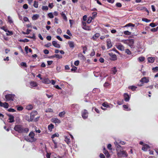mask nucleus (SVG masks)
Returning a JSON list of instances; mask_svg holds the SVG:
<instances>
[{
  "mask_svg": "<svg viewBox=\"0 0 158 158\" xmlns=\"http://www.w3.org/2000/svg\"><path fill=\"white\" fill-rule=\"evenodd\" d=\"M14 129L15 131L20 133H27L29 131L28 128L24 127L21 125H15Z\"/></svg>",
  "mask_w": 158,
  "mask_h": 158,
  "instance_id": "obj_1",
  "label": "nucleus"
},
{
  "mask_svg": "<svg viewBox=\"0 0 158 158\" xmlns=\"http://www.w3.org/2000/svg\"><path fill=\"white\" fill-rule=\"evenodd\" d=\"M35 134L33 131H31L29 134V136L30 138H26L25 139L28 142H33L35 141L36 139L35 138Z\"/></svg>",
  "mask_w": 158,
  "mask_h": 158,
  "instance_id": "obj_2",
  "label": "nucleus"
},
{
  "mask_svg": "<svg viewBox=\"0 0 158 158\" xmlns=\"http://www.w3.org/2000/svg\"><path fill=\"white\" fill-rule=\"evenodd\" d=\"M123 42L125 44L128 45L131 48L134 47V40L133 39H130L124 40Z\"/></svg>",
  "mask_w": 158,
  "mask_h": 158,
  "instance_id": "obj_3",
  "label": "nucleus"
},
{
  "mask_svg": "<svg viewBox=\"0 0 158 158\" xmlns=\"http://www.w3.org/2000/svg\"><path fill=\"white\" fill-rule=\"evenodd\" d=\"M15 95L11 94H9L5 96V98L7 102L13 101Z\"/></svg>",
  "mask_w": 158,
  "mask_h": 158,
  "instance_id": "obj_4",
  "label": "nucleus"
},
{
  "mask_svg": "<svg viewBox=\"0 0 158 158\" xmlns=\"http://www.w3.org/2000/svg\"><path fill=\"white\" fill-rule=\"evenodd\" d=\"M117 155L119 157H127L128 156L127 152L123 150L117 152Z\"/></svg>",
  "mask_w": 158,
  "mask_h": 158,
  "instance_id": "obj_5",
  "label": "nucleus"
},
{
  "mask_svg": "<svg viewBox=\"0 0 158 158\" xmlns=\"http://www.w3.org/2000/svg\"><path fill=\"white\" fill-rule=\"evenodd\" d=\"M38 112L37 111L35 110L33 111L30 114V121H33L35 118V117L37 114Z\"/></svg>",
  "mask_w": 158,
  "mask_h": 158,
  "instance_id": "obj_6",
  "label": "nucleus"
},
{
  "mask_svg": "<svg viewBox=\"0 0 158 158\" xmlns=\"http://www.w3.org/2000/svg\"><path fill=\"white\" fill-rule=\"evenodd\" d=\"M81 114L83 118L85 119L87 118L88 115L87 110L85 109L84 110L82 111Z\"/></svg>",
  "mask_w": 158,
  "mask_h": 158,
  "instance_id": "obj_7",
  "label": "nucleus"
},
{
  "mask_svg": "<svg viewBox=\"0 0 158 158\" xmlns=\"http://www.w3.org/2000/svg\"><path fill=\"white\" fill-rule=\"evenodd\" d=\"M114 144H115V146L116 147V150L117 152H120L121 151L123 150V148H122L121 146L120 145H118L117 142H115Z\"/></svg>",
  "mask_w": 158,
  "mask_h": 158,
  "instance_id": "obj_8",
  "label": "nucleus"
},
{
  "mask_svg": "<svg viewBox=\"0 0 158 158\" xmlns=\"http://www.w3.org/2000/svg\"><path fill=\"white\" fill-rule=\"evenodd\" d=\"M149 81L148 77H144L140 80V81L142 83H147Z\"/></svg>",
  "mask_w": 158,
  "mask_h": 158,
  "instance_id": "obj_9",
  "label": "nucleus"
},
{
  "mask_svg": "<svg viewBox=\"0 0 158 158\" xmlns=\"http://www.w3.org/2000/svg\"><path fill=\"white\" fill-rule=\"evenodd\" d=\"M108 54L111 57V60L113 61L117 60V57L116 55L112 53H109Z\"/></svg>",
  "mask_w": 158,
  "mask_h": 158,
  "instance_id": "obj_10",
  "label": "nucleus"
},
{
  "mask_svg": "<svg viewBox=\"0 0 158 158\" xmlns=\"http://www.w3.org/2000/svg\"><path fill=\"white\" fill-rule=\"evenodd\" d=\"M106 45L107 46V48L108 49H109L112 47V44L111 43V41L110 39H107V40Z\"/></svg>",
  "mask_w": 158,
  "mask_h": 158,
  "instance_id": "obj_11",
  "label": "nucleus"
},
{
  "mask_svg": "<svg viewBox=\"0 0 158 158\" xmlns=\"http://www.w3.org/2000/svg\"><path fill=\"white\" fill-rule=\"evenodd\" d=\"M7 115L9 117V120H10L9 122V123H12L15 121L14 120V117L13 115L10 114H7Z\"/></svg>",
  "mask_w": 158,
  "mask_h": 158,
  "instance_id": "obj_12",
  "label": "nucleus"
},
{
  "mask_svg": "<svg viewBox=\"0 0 158 158\" xmlns=\"http://www.w3.org/2000/svg\"><path fill=\"white\" fill-rule=\"evenodd\" d=\"M42 81V82L46 84H49L51 83V81L48 78H43Z\"/></svg>",
  "mask_w": 158,
  "mask_h": 158,
  "instance_id": "obj_13",
  "label": "nucleus"
},
{
  "mask_svg": "<svg viewBox=\"0 0 158 158\" xmlns=\"http://www.w3.org/2000/svg\"><path fill=\"white\" fill-rule=\"evenodd\" d=\"M150 147L148 145L145 144L143 145L142 150L144 151H146Z\"/></svg>",
  "mask_w": 158,
  "mask_h": 158,
  "instance_id": "obj_14",
  "label": "nucleus"
},
{
  "mask_svg": "<svg viewBox=\"0 0 158 158\" xmlns=\"http://www.w3.org/2000/svg\"><path fill=\"white\" fill-rule=\"evenodd\" d=\"M52 44L55 47L58 48H60V45L58 44L56 41H53L52 42Z\"/></svg>",
  "mask_w": 158,
  "mask_h": 158,
  "instance_id": "obj_15",
  "label": "nucleus"
},
{
  "mask_svg": "<svg viewBox=\"0 0 158 158\" xmlns=\"http://www.w3.org/2000/svg\"><path fill=\"white\" fill-rule=\"evenodd\" d=\"M124 99L126 102H128L130 99V97L127 93H125L124 95Z\"/></svg>",
  "mask_w": 158,
  "mask_h": 158,
  "instance_id": "obj_16",
  "label": "nucleus"
},
{
  "mask_svg": "<svg viewBox=\"0 0 158 158\" xmlns=\"http://www.w3.org/2000/svg\"><path fill=\"white\" fill-rule=\"evenodd\" d=\"M54 57H56L60 59L62 58V56L59 55L58 54H55L54 55L52 56L49 57V58H52Z\"/></svg>",
  "mask_w": 158,
  "mask_h": 158,
  "instance_id": "obj_17",
  "label": "nucleus"
},
{
  "mask_svg": "<svg viewBox=\"0 0 158 158\" xmlns=\"http://www.w3.org/2000/svg\"><path fill=\"white\" fill-rule=\"evenodd\" d=\"M52 122H53L55 123H60V121L58 119L55 118H53L52 119Z\"/></svg>",
  "mask_w": 158,
  "mask_h": 158,
  "instance_id": "obj_18",
  "label": "nucleus"
},
{
  "mask_svg": "<svg viewBox=\"0 0 158 158\" xmlns=\"http://www.w3.org/2000/svg\"><path fill=\"white\" fill-rule=\"evenodd\" d=\"M100 34L99 33H96L93 36L92 39L94 40H96L100 36Z\"/></svg>",
  "mask_w": 158,
  "mask_h": 158,
  "instance_id": "obj_19",
  "label": "nucleus"
},
{
  "mask_svg": "<svg viewBox=\"0 0 158 158\" xmlns=\"http://www.w3.org/2000/svg\"><path fill=\"white\" fill-rule=\"evenodd\" d=\"M54 128V125L52 123L50 124L48 126V129L50 131H51Z\"/></svg>",
  "mask_w": 158,
  "mask_h": 158,
  "instance_id": "obj_20",
  "label": "nucleus"
},
{
  "mask_svg": "<svg viewBox=\"0 0 158 158\" xmlns=\"http://www.w3.org/2000/svg\"><path fill=\"white\" fill-rule=\"evenodd\" d=\"M68 44L69 47L71 48H73L74 47V43L73 41H69Z\"/></svg>",
  "mask_w": 158,
  "mask_h": 158,
  "instance_id": "obj_21",
  "label": "nucleus"
},
{
  "mask_svg": "<svg viewBox=\"0 0 158 158\" xmlns=\"http://www.w3.org/2000/svg\"><path fill=\"white\" fill-rule=\"evenodd\" d=\"M39 15L38 14L34 15L32 17V19L33 20H36L39 18Z\"/></svg>",
  "mask_w": 158,
  "mask_h": 158,
  "instance_id": "obj_22",
  "label": "nucleus"
},
{
  "mask_svg": "<svg viewBox=\"0 0 158 158\" xmlns=\"http://www.w3.org/2000/svg\"><path fill=\"white\" fill-rule=\"evenodd\" d=\"M62 17L63 19H64L65 21H67V17L65 15L64 12H63L60 14Z\"/></svg>",
  "mask_w": 158,
  "mask_h": 158,
  "instance_id": "obj_23",
  "label": "nucleus"
},
{
  "mask_svg": "<svg viewBox=\"0 0 158 158\" xmlns=\"http://www.w3.org/2000/svg\"><path fill=\"white\" fill-rule=\"evenodd\" d=\"M117 48L118 50L121 51H123L124 49V47L121 44L118 45Z\"/></svg>",
  "mask_w": 158,
  "mask_h": 158,
  "instance_id": "obj_24",
  "label": "nucleus"
},
{
  "mask_svg": "<svg viewBox=\"0 0 158 158\" xmlns=\"http://www.w3.org/2000/svg\"><path fill=\"white\" fill-rule=\"evenodd\" d=\"M30 84L31 86L33 87H36L37 86V83L34 81L31 82Z\"/></svg>",
  "mask_w": 158,
  "mask_h": 158,
  "instance_id": "obj_25",
  "label": "nucleus"
},
{
  "mask_svg": "<svg viewBox=\"0 0 158 158\" xmlns=\"http://www.w3.org/2000/svg\"><path fill=\"white\" fill-rule=\"evenodd\" d=\"M155 59L154 58L149 57L148 58V62L149 63H152L154 61Z\"/></svg>",
  "mask_w": 158,
  "mask_h": 158,
  "instance_id": "obj_26",
  "label": "nucleus"
},
{
  "mask_svg": "<svg viewBox=\"0 0 158 158\" xmlns=\"http://www.w3.org/2000/svg\"><path fill=\"white\" fill-rule=\"evenodd\" d=\"M137 88V87L136 86L134 85L130 86L128 87L129 89H131L133 91H135Z\"/></svg>",
  "mask_w": 158,
  "mask_h": 158,
  "instance_id": "obj_27",
  "label": "nucleus"
},
{
  "mask_svg": "<svg viewBox=\"0 0 158 158\" xmlns=\"http://www.w3.org/2000/svg\"><path fill=\"white\" fill-rule=\"evenodd\" d=\"M103 153L107 157H109L110 156L107 150H105L104 152H103Z\"/></svg>",
  "mask_w": 158,
  "mask_h": 158,
  "instance_id": "obj_28",
  "label": "nucleus"
},
{
  "mask_svg": "<svg viewBox=\"0 0 158 158\" xmlns=\"http://www.w3.org/2000/svg\"><path fill=\"white\" fill-rule=\"evenodd\" d=\"M33 107L31 105H29L27 106L26 109L28 110H31L33 109Z\"/></svg>",
  "mask_w": 158,
  "mask_h": 158,
  "instance_id": "obj_29",
  "label": "nucleus"
},
{
  "mask_svg": "<svg viewBox=\"0 0 158 158\" xmlns=\"http://www.w3.org/2000/svg\"><path fill=\"white\" fill-rule=\"evenodd\" d=\"M102 106L106 108H109L110 106L109 105L108 103L106 102H104L102 104Z\"/></svg>",
  "mask_w": 158,
  "mask_h": 158,
  "instance_id": "obj_30",
  "label": "nucleus"
},
{
  "mask_svg": "<svg viewBox=\"0 0 158 158\" xmlns=\"http://www.w3.org/2000/svg\"><path fill=\"white\" fill-rule=\"evenodd\" d=\"M123 107L125 109H127L126 110L127 111H130L131 109L130 108H128V106L127 105H123Z\"/></svg>",
  "mask_w": 158,
  "mask_h": 158,
  "instance_id": "obj_31",
  "label": "nucleus"
},
{
  "mask_svg": "<svg viewBox=\"0 0 158 158\" xmlns=\"http://www.w3.org/2000/svg\"><path fill=\"white\" fill-rule=\"evenodd\" d=\"M111 71L113 74H115L117 72V70L116 67H114L111 69Z\"/></svg>",
  "mask_w": 158,
  "mask_h": 158,
  "instance_id": "obj_32",
  "label": "nucleus"
},
{
  "mask_svg": "<svg viewBox=\"0 0 158 158\" xmlns=\"http://www.w3.org/2000/svg\"><path fill=\"white\" fill-rule=\"evenodd\" d=\"M19 41L20 42H27L29 41V40L25 38L24 40H19Z\"/></svg>",
  "mask_w": 158,
  "mask_h": 158,
  "instance_id": "obj_33",
  "label": "nucleus"
},
{
  "mask_svg": "<svg viewBox=\"0 0 158 158\" xmlns=\"http://www.w3.org/2000/svg\"><path fill=\"white\" fill-rule=\"evenodd\" d=\"M59 136V134L57 133H56L54 134H53L51 136V138L52 139H53L55 137H58Z\"/></svg>",
  "mask_w": 158,
  "mask_h": 158,
  "instance_id": "obj_34",
  "label": "nucleus"
},
{
  "mask_svg": "<svg viewBox=\"0 0 158 158\" xmlns=\"http://www.w3.org/2000/svg\"><path fill=\"white\" fill-rule=\"evenodd\" d=\"M145 7L143 6L137 7V9L139 10L144 11Z\"/></svg>",
  "mask_w": 158,
  "mask_h": 158,
  "instance_id": "obj_35",
  "label": "nucleus"
},
{
  "mask_svg": "<svg viewBox=\"0 0 158 158\" xmlns=\"http://www.w3.org/2000/svg\"><path fill=\"white\" fill-rule=\"evenodd\" d=\"M84 29L88 30V31H90L91 30V28L89 26H86L85 27H82Z\"/></svg>",
  "mask_w": 158,
  "mask_h": 158,
  "instance_id": "obj_36",
  "label": "nucleus"
},
{
  "mask_svg": "<svg viewBox=\"0 0 158 158\" xmlns=\"http://www.w3.org/2000/svg\"><path fill=\"white\" fill-rule=\"evenodd\" d=\"M142 21L146 23L149 22L151 21V20L145 18H143L142 19Z\"/></svg>",
  "mask_w": 158,
  "mask_h": 158,
  "instance_id": "obj_37",
  "label": "nucleus"
},
{
  "mask_svg": "<svg viewBox=\"0 0 158 158\" xmlns=\"http://www.w3.org/2000/svg\"><path fill=\"white\" fill-rule=\"evenodd\" d=\"M93 19L92 17H89L87 21V23H90L92 21Z\"/></svg>",
  "mask_w": 158,
  "mask_h": 158,
  "instance_id": "obj_38",
  "label": "nucleus"
},
{
  "mask_svg": "<svg viewBox=\"0 0 158 158\" xmlns=\"http://www.w3.org/2000/svg\"><path fill=\"white\" fill-rule=\"evenodd\" d=\"M6 32L8 33H6V35H11L13 34V32L11 31H10L8 30Z\"/></svg>",
  "mask_w": 158,
  "mask_h": 158,
  "instance_id": "obj_39",
  "label": "nucleus"
},
{
  "mask_svg": "<svg viewBox=\"0 0 158 158\" xmlns=\"http://www.w3.org/2000/svg\"><path fill=\"white\" fill-rule=\"evenodd\" d=\"M65 141L67 143V144L70 143L71 142L70 139L67 137L65 138Z\"/></svg>",
  "mask_w": 158,
  "mask_h": 158,
  "instance_id": "obj_40",
  "label": "nucleus"
},
{
  "mask_svg": "<svg viewBox=\"0 0 158 158\" xmlns=\"http://www.w3.org/2000/svg\"><path fill=\"white\" fill-rule=\"evenodd\" d=\"M65 114V113L64 111H63V112L60 113L59 115V116H60L61 117H63Z\"/></svg>",
  "mask_w": 158,
  "mask_h": 158,
  "instance_id": "obj_41",
  "label": "nucleus"
},
{
  "mask_svg": "<svg viewBox=\"0 0 158 158\" xmlns=\"http://www.w3.org/2000/svg\"><path fill=\"white\" fill-rule=\"evenodd\" d=\"M135 26V24L131 23H129L126 25V27H134Z\"/></svg>",
  "mask_w": 158,
  "mask_h": 158,
  "instance_id": "obj_42",
  "label": "nucleus"
},
{
  "mask_svg": "<svg viewBox=\"0 0 158 158\" xmlns=\"http://www.w3.org/2000/svg\"><path fill=\"white\" fill-rule=\"evenodd\" d=\"M34 6L36 8H37L38 7V2L36 1H35L34 2V3L33 4Z\"/></svg>",
  "mask_w": 158,
  "mask_h": 158,
  "instance_id": "obj_43",
  "label": "nucleus"
},
{
  "mask_svg": "<svg viewBox=\"0 0 158 158\" xmlns=\"http://www.w3.org/2000/svg\"><path fill=\"white\" fill-rule=\"evenodd\" d=\"M3 107L6 108H8L9 107V105L7 102L4 103Z\"/></svg>",
  "mask_w": 158,
  "mask_h": 158,
  "instance_id": "obj_44",
  "label": "nucleus"
},
{
  "mask_svg": "<svg viewBox=\"0 0 158 158\" xmlns=\"http://www.w3.org/2000/svg\"><path fill=\"white\" fill-rule=\"evenodd\" d=\"M124 34L125 35H130L131 34V32L128 31H126L123 32Z\"/></svg>",
  "mask_w": 158,
  "mask_h": 158,
  "instance_id": "obj_45",
  "label": "nucleus"
},
{
  "mask_svg": "<svg viewBox=\"0 0 158 158\" xmlns=\"http://www.w3.org/2000/svg\"><path fill=\"white\" fill-rule=\"evenodd\" d=\"M48 15L50 18H53L54 17L53 14L52 12L48 13Z\"/></svg>",
  "mask_w": 158,
  "mask_h": 158,
  "instance_id": "obj_46",
  "label": "nucleus"
},
{
  "mask_svg": "<svg viewBox=\"0 0 158 158\" xmlns=\"http://www.w3.org/2000/svg\"><path fill=\"white\" fill-rule=\"evenodd\" d=\"M125 52L128 55H131V52L129 49H126L125 50Z\"/></svg>",
  "mask_w": 158,
  "mask_h": 158,
  "instance_id": "obj_47",
  "label": "nucleus"
},
{
  "mask_svg": "<svg viewBox=\"0 0 158 158\" xmlns=\"http://www.w3.org/2000/svg\"><path fill=\"white\" fill-rule=\"evenodd\" d=\"M138 59L139 61L142 62L144 60L145 58L144 57H139Z\"/></svg>",
  "mask_w": 158,
  "mask_h": 158,
  "instance_id": "obj_48",
  "label": "nucleus"
},
{
  "mask_svg": "<svg viewBox=\"0 0 158 158\" xmlns=\"http://www.w3.org/2000/svg\"><path fill=\"white\" fill-rule=\"evenodd\" d=\"M48 8L47 6H43L42 7V9L44 10H48Z\"/></svg>",
  "mask_w": 158,
  "mask_h": 158,
  "instance_id": "obj_49",
  "label": "nucleus"
},
{
  "mask_svg": "<svg viewBox=\"0 0 158 158\" xmlns=\"http://www.w3.org/2000/svg\"><path fill=\"white\" fill-rule=\"evenodd\" d=\"M23 109V108L22 106H18L17 108V110L19 111L22 110Z\"/></svg>",
  "mask_w": 158,
  "mask_h": 158,
  "instance_id": "obj_50",
  "label": "nucleus"
},
{
  "mask_svg": "<svg viewBox=\"0 0 158 158\" xmlns=\"http://www.w3.org/2000/svg\"><path fill=\"white\" fill-rule=\"evenodd\" d=\"M53 111L52 110L51 108H48L46 110V112H51Z\"/></svg>",
  "mask_w": 158,
  "mask_h": 158,
  "instance_id": "obj_51",
  "label": "nucleus"
},
{
  "mask_svg": "<svg viewBox=\"0 0 158 158\" xmlns=\"http://www.w3.org/2000/svg\"><path fill=\"white\" fill-rule=\"evenodd\" d=\"M20 64H21V65L22 66H24L26 68H27V65L26 63L25 62H21V63Z\"/></svg>",
  "mask_w": 158,
  "mask_h": 158,
  "instance_id": "obj_52",
  "label": "nucleus"
},
{
  "mask_svg": "<svg viewBox=\"0 0 158 158\" xmlns=\"http://www.w3.org/2000/svg\"><path fill=\"white\" fill-rule=\"evenodd\" d=\"M152 70L153 72H157L158 71V67H153L152 69Z\"/></svg>",
  "mask_w": 158,
  "mask_h": 158,
  "instance_id": "obj_53",
  "label": "nucleus"
},
{
  "mask_svg": "<svg viewBox=\"0 0 158 158\" xmlns=\"http://www.w3.org/2000/svg\"><path fill=\"white\" fill-rule=\"evenodd\" d=\"M8 111L10 112H14L15 111V110L13 108H9L8 109Z\"/></svg>",
  "mask_w": 158,
  "mask_h": 158,
  "instance_id": "obj_54",
  "label": "nucleus"
},
{
  "mask_svg": "<svg viewBox=\"0 0 158 158\" xmlns=\"http://www.w3.org/2000/svg\"><path fill=\"white\" fill-rule=\"evenodd\" d=\"M77 69V67L73 66V68L71 69V71H74V72Z\"/></svg>",
  "mask_w": 158,
  "mask_h": 158,
  "instance_id": "obj_55",
  "label": "nucleus"
},
{
  "mask_svg": "<svg viewBox=\"0 0 158 158\" xmlns=\"http://www.w3.org/2000/svg\"><path fill=\"white\" fill-rule=\"evenodd\" d=\"M27 37H28V38H31V39H34L35 40L36 39L35 34H34V33L33 34V36H27Z\"/></svg>",
  "mask_w": 158,
  "mask_h": 158,
  "instance_id": "obj_56",
  "label": "nucleus"
},
{
  "mask_svg": "<svg viewBox=\"0 0 158 158\" xmlns=\"http://www.w3.org/2000/svg\"><path fill=\"white\" fill-rule=\"evenodd\" d=\"M116 6L118 7H121L122 6L120 2H117L116 4Z\"/></svg>",
  "mask_w": 158,
  "mask_h": 158,
  "instance_id": "obj_57",
  "label": "nucleus"
},
{
  "mask_svg": "<svg viewBox=\"0 0 158 158\" xmlns=\"http://www.w3.org/2000/svg\"><path fill=\"white\" fill-rule=\"evenodd\" d=\"M0 28L1 29L5 31L6 32L8 30L7 29H6V27L4 26H3V27H0Z\"/></svg>",
  "mask_w": 158,
  "mask_h": 158,
  "instance_id": "obj_58",
  "label": "nucleus"
},
{
  "mask_svg": "<svg viewBox=\"0 0 158 158\" xmlns=\"http://www.w3.org/2000/svg\"><path fill=\"white\" fill-rule=\"evenodd\" d=\"M53 3L52 2L51 3H49L48 4V7L52 9L53 7Z\"/></svg>",
  "mask_w": 158,
  "mask_h": 158,
  "instance_id": "obj_59",
  "label": "nucleus"
},
{
  "mask_svg": "<svg viewBox=\"0 0 158 158\" xmlns=\"http://www.w3.org/2000/svg\"><path fill=\"white\" fill-rule=\"evenodd\" d=\"M66 33L70 36H71L72 35V34L70 32V30L69 29L67 30Z\"/></svg>",
  "mask_w": 158,
  "mask_h": 158,
  "instance_id": "obj_60",
  "label": "nucleus"
},
{
  "mask_svg": "<svg viewBox=\"0 0 158 158\" xmlns=\"http://www.w3.org/2000/svg\"><path fill=\"white\" fill-rule=\"evenodd\" d=\"M149 26L152 27H155L156 25L154 23H151L149 24Z\"/></svg>",
  "mask_w": 158,
  "mask_h": 158,
  "instance_id": "obj_61",
  "label": "nucleus"
},
{
  "mask_svg": "<svg viewBox=\"0 0 158 158\" xmlns=\"http://www.w3.org/2000/svg\"><path fill=\"white\" fill-rule=\"evenodd\" d=\"M92 14L93 15L92 18L94 19L96 16L97 15V13L96 12H93L92 13Z\"/></svg>",
  "mask_w": 158,
  "mask_h": 158,
  "instance_id": "obj_62",
  "label": "nucleus"
},
{
  "mask_svg": "<svg viewBox=\"0 0 158 158\" xmlns=\"http://www.w3.org/2000/svg\"><path fill=\"white\" fill-rule=\"evenodd\" d=\"M111 145L110 144H108V145H107V148L110 150H112V148H111Z\"/></svg>",
  "mask_w": 158,
  "mask_h": 158,
  "instance_id": "obj_63",
  "label": "nucleus"
},
{
  "mask_svg": "<svg viewBox=\"0 0 158 158\" xmlns=\"http://www.w3.org/2000/svg\"><path fill=\"white\" fill-rule=\"evenodd\" d=\"M79 60H76L75 61L74 64L76 66H78L79 65Z\"/></svg>",
  "mask_w": 158,
  "mask_h": 158,
  "instance_id": "obj_64",
  "label": "nucleus"
}]
</instances>
